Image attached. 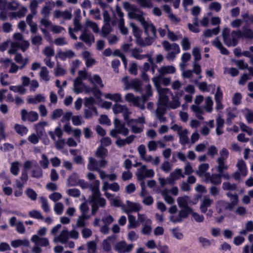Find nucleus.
<instances>
[{
	"label": "nucleus",
	"mask_w": 253,
	"mask_h": 253,
	"mask_svg": "<svg viewBox=\"0 0 253 253\" xmlns=\"http://www.w3.org/2000/svg\"><path fill=\"white\" fill-rule=\"evenodd\" d=\"M33 167V162L27 160L23 165V169L21 174H28V171Z\"/></svg>",
	"instance_id": "f704fd0d"
},
{
	"label": "nucleus",
	"mask_w": 253,
	"mask_h": 253,
	"mask_svg": "<svg viewBox=\"0 0 253 253\" xmlns=\"http://www.w3.org/2000/svg\"><path fill=\"white\" fill-rule=\"evenodd\" d=\"M21 120L25 122L28 120L31 122L37 121L39 119V115L37 112L31 111L28 112L26 109H22L21 111Z\"/></svg>",
	"instance_id": "423d86ee"
},
{
	"label": "nucleus",
	"mask_w": 253,
	"mask_h": 253,
	"mask_svg": "<svg viewBox=\"0 0 253 253\" xmlns=\"http://www.w3.org/2000/svg\"><path fill=\"white\" fill-rule=\"evenodd\" d=\"M201 176L204 182L206 183H211L218 185L221 183V176L225 179L229 178V175H199Z\"/></svg>",
	"instance_id": "7ed1b4c3"
},
{
	"label": "nucleus",
	"mask_w": 253,
	"mask_h": 253,
	"mask_svg": "<svg viewBox=\"0 0 253 253\" xmlns=\"http://www.w3.org/2000/svg\"><path fill=\"white\" fill-rule=\"evenodd\" d=\"M86 226L85 220L82 215H80L76 222V226L78 228H83Z\"/></svg>",
	"instance_id": "680f3d73"
},
{
	"label": "nucleus",
	"mask_w": 253,
	"mask_h": 253,
	"mask_svg": "<svg viewBox=\"0 0 253 253\" xmlns=\"http://www.w3.org/2000/svg\"><path fill=\"white\" fill-rule=\"evenodd\" d=\"M151 221L147 220L146 223L143 224V228L141 230V232L144 235L149 234L151 231Z\"/></svg>",
	"instance_id": "58836bf2"
},
{
	"label": "nucleus",
	"mask_w": 253,
	"mask_h": 253,
	"mask_svg": "<svg viewBox=\"0 0 253 253\" xmlns=\"http://www.w3.org/2000/svg\"><path fill=\"white\" fill-rule=\"evenodd\" d=\"M108 154V150L102 146H99L95 153V157L100 159H105Z\"/></svg>",
	"instance_id": "4be33fe9"
},
{
	"label": "nucleus",
	"mask_w": 253,
	"mask_h": 253,
	"mask_svg": "<svg viewBox=\"0 0 253 253\" xmlns=\"http://www.w3.org/2000/svg\"><path fill=\"white\" fill-rule=\"evenodd\" d=\"M129 224L128 228H136L139 226L138 220H136L135 217L131 214H128Z\"/></svg>",
	"instance_id": "c85d7f7f"
},
{
	"label": "nucleus",
	"mask_w": 253,
	"mask_h": 253,
	"mask_svg": "<svg viewBox=\"0 0 253 253\" xmlns=\"http://www.w3.org/2000/svg\"><path fill=\"white\" fill-rule=\"evenodd\" d=\"M133 248V244L127 245L126 242L120 241L115 245L114 249L119 253H128L131 252Z\"/></svg>",
	"instance_id": "1a4fd4ad"
},
{
	"label": "nucleus",
	"mask_w": 253,
	"mask_h": 253,
	"mask_svg": "<svg viewBox=\"0 0 253 253\" xmlns=\"http://www.w3.org/2000/svg\"><path fill=\"white\" fill-rule=\"evenodd\" d=\"M216 133L217 135H220L223 133V130H222L224 124V120L221 118V116H218L216 119Z\"/></svg>",
	"instance_id": "5701e85b"
},
{
	"label": "nucleus",
	"mask_w": 253,
	"mask_h": 253,
	"mask_svg": "<svg viewBox=\"0 0 253 253\" xmlns=\"http://www.w3.org/2000/svg\"><path fill=\"white\" fill-rule=\"evenodd\" d=\"M222 188L226 190H235L237 188L236 185L231 184L229 182H224L222 184Z\"/></svg>",
	"instance_id": "6e6d98bb"
},
{
	"label": "nucleus",
	"mask_w": 253,
	"mask_h": 253,
	"mask_svg": "<svg viewBox=\"0 0 253 253\" xmlns=\"http://www.w3.org/2000/svg\"><path fill=\"white\" fill-rule=\"evenodd\" d=\"M176 175H170V176L167 179L160 178L159 181L161 186H164L168 184L170 185L173 184L174 180L178 178L176 177Z\"/></svg>",
	"instance_id": "393cba45"
},
{
	"label": "nucleus",
	"mask_w": 253,
	"mask_h": 253,
	"mask_svg": "<svg viewBox=\"0 0 253 253\" xmlns=\"http://www.w3.org/2000/svg\"><path fill=\"white\" fill-rule=\"evenodd\" d=\"M31 241L36 244L42 247H46L49 245V242L47 238H41L36 235L32 236Z\"/></svg>",
	"instance_id": "6ab92c4d"
},
{
	"label": "nucleus",
	"mask_w": 253,
	"mask_h": 253,
	"mask_svg": "<svg viewBox=\"0 0 253 253\" xmlns=\"http://www.w3.org/2000/svg\"><path fill=\"white\" fill-rule=\"evenodd\" d=\"M182 91H181V92H175V95L172 96V101L169 103L168 108L172 109H175L179 107L180 105L179 98L182 95ZM172 95H173V94Z\"/></svg>",
	"instance_id": "f8f14e48"
},
{
	"label": "nucleus",
	"mask_w": 253,
	"mask_h": 253,
	"mask_svg": "<svg viewBox=\"0 0 253 253\" xmlns=\"http://www.w3.org/2000/svg\"><path fill=\"white\" fill-rule=\"evenodd\" d=\"M40 201L42 204V208L43 211L45 212H49L50 209L47 200L45 198L41 197L40 198Z\"/></svg>",
	"instance_id": "37998d69"
},
{
	"label": "nucleus",
	"mask_w": 253,
	"mask_h": 253,
	"mask_svg": "<svg viewBox=\"0 0 253 253\" xmlns=\"http://www.w3.org/2000/svg\"><path fill=\"white\" fill-rule=\"evenodd\" d=\"M192 209H182L178 211L177 215H171L169 217V220L174 223L177 222H181L183 219L186 218L188 217L189 214H191Z\"/></svg>",
	"instance_id": "39448f33"
},
{
	"label": "nucleus",
	"mask_w": 253,
	"mask_h": 253,
	"mask_svg": "<svg viewBox=\"0 0 253 253\" xmlns=\"http://www.w3.org/2000/svg\"><path fill=\"white\" fill-rule=\"evenodd\" d=\"M123 81L126 84V89L132 88L135 89L136 91H142V83L139 79H136L133 80L130 83H129L127 80V77H126L123 79Z\"/></svg>",
	"instance_id": "0eeeda50"
},
{
	"label": "nucleus",
	"mask_w": 253,
	"mask_h": 253,
	"mask_svg": "<svg viewBox=\"0 0 253 253\" xmlns=\"http://www.w3.org/2000/svg\"><path fill=\"white\" fill-rule=\"evenodd\" d=\"M242 95L239 92H236L234 94L232 98V103L235 105H238L241 103Z\"/></svg>",
	"instance_id": "09e8293b"
},
{
	"label": "nucleus",
	"mask_w": 253,
	"mask_h": 253,
	"mask_svg": "<svg viewBox=\"0 0 253 253\" xmlns=\"http://www.w3.org/2000/svg\"><path fill=\"white\" fill-rule=\"evenodd\" d=\"M140 210V207L139 204L133 203L129 201H126L125 208L124 211L128 214L130 212L138 211Z\"/></svg>",
	"instance_id": "9b49d317"
},
{
	"label": "nucleus",
	"mask_w": 253,
	"mask_h": 253,
	"mask_svg": "<svg viewBox=\"0 0 253 253\" xmlns=\"http://www.w3.org/2000/svg\"><path fill=\"white\" fill-rule=\"evenodd\" d=\"M14 129L16 132L21 136L26 135L28 132V129L26 126L18 124L15 125Z\"/></svg>",
	"instance_id": "cd10ccee"
},
{
	"label": "nucleus",
	"mask_w": 253,
	"mask_h": 253,
	"mask_svg": "<svg viewBox=\"0 0 253 253\" xmlns=\"http://www.w3.org/2000/svg\"><path fill=\"white\" fill-rule=\"evenodd\" d=\"M193 55L195 61H199L201 59V55L199 48L196 47L193 49Z\"/></svg>",
	"instance_id": "0e129e2a"
},
{
	"label": "nucleus",
	"mask_w": 253,
	"mask_h": 253,
	"mask_svg": "<svg viewBox=\"0 0 253 253\" xmlns=\"http://www.w3.org/2000/svg\"><path fill=\"white\" fill-rule=\"evenodd\" d=\"M139 13L135 12H129V16L130 18L137 19L143 26L144 33H147L148 28H151L152 32H155V26L152 22L148 23L146 21L142 11L140 10Z\"/></svg>",
	"instance_id": "f03ea898"
},
{
	"label": "nucleus",
	"mask_w": 253,
	"mask_h": 253,
	"mask_svg": "<svg viewBox=\"0 0 253 253\" xmlns=\"http://www.w3.org/2000/svg\"><path fill=\"white\" fill-rule=\"evenodd\" d=\"M87 253H95L97 249L96 243L93 241H89L87 243Z\"/></svg>",
	"instance_id": "ea45409f"
},
{
	"label": "nucleus",
	"mask_w": 253,
	"mask_h": 253,
	"mask_svg": "<svg viewBox=\"0 0 253 253\" xmlns=\"http://www.w3.org/2000/svg\"><path fill=\"white\" fill-rule=\"evenodd\" d=\"M141 52H142V50H140L139 48H134L131 50V56L138 60H141L144 57L148 56L147 54H139V53Z\"/></svg>",
	"instance_id": "72a5a7b5"
},
{
	"label": "nucleus",
	"mask_w": 253,
	"mask_h": 253,
	"mask_svg": "<svg viewBox=\"0 0 253 253\" xmlns=\"http://www.w3.org/2000/svg\"><path fill=\"white\" fill-rule=\"evenodd\" d=\"M187 130L184 129L179 133V141L181 145H185L189 143V138L187 135Z\"/></svg>",
	"instance_id": "2f4dec72"
},
{
	"label": "nucleus",
	"mask_w": 253,
	"mask_h": 253,
	"mask_svg": "<svg viewBox=\"0 0 253 253\" xmlns=\"http://www.w3.org/2000/svg\"><path fill=\"white\" fill-rule=\"evenodd\" d=\"M169 98L168 96H159L158 106L168 108Z\"/></svg>",
	"instance_id": "79ce46f5"
},
{
	"label": "nucleus",
	"mask_w": 253,
	"mask_h": 253,
	"mask_svg": "<svg viewBox=\"0 0 253 253\" xmlns=\"http://www.w3.org/2000/svg\"><path fill=\"white\" fill-rule=\"evenodd\" d=\"M188 197L187 196L185 197H179L177 198V203L178 206L182 209H187L188 210H190L191 209L188 206V201L187 199Z\"/></svg>",
	"instance_id": "a878e982"
},
{
	"label": "nucleus",
	"mask_w": 253,
	"mask_h": 253,
	"mask_svg": "<svg viewBox=\"0 0 253 253\" xmlns=\"http://www.w3.org/2000/svg\"><path fill=\"white\" fill-rule=\"evenodd\" d=\"M166 108L167 107L161 106H158V108L156 110V114L158 119H161L163 116H164V114L166 113Z\"/></svg>",
	"instance_id": "864d4df0"
},
{
	"label": "nucleus",
	"mask_w": 253,
	"mask_h": 253,
	"mask_svg": "<svg viewBox=\"0 0 253 253\" xmlns=\"http://www.w3.org/2000/svg\"><path fill=\"white\" fill-rule=\"evenodd\" d=\"M95 103V100L92 97H89L88 98H85L84 105L85 107L89 108V107H92L93 104Z\"/></svg>",
	"instance_id": "e2e57ef3"
},
{
	"label": "nucleus",
	"mask_w": 253,
	"mask_h": 253,
	"mask_svg": "<svg viewBox=\"0 0 253 253\" xmlns=\"http://www.w3.org/2000/svg\"><path fill=\"white\" fill-rule=\"evenodd\" d=\"M137 2L142 7L151 8L153 4L150 0H136Z\"/></svg>",
	"instance_id": "a18cd8bd"
},
{
	"label": "nucleus",
	"mask_w": 253,
	"mask_h": 253,
	"mask_svg": "<svg viewBox=\"0 0 253 253\" xmlns=\"http://www.w3.org/2000/svg\"><path fill=\"white\" fill-rule=\"evenodd\" d=\"M115 128L118 130L119 133H121L124 136H126L129 133L128 129L126 127V124L122 123L121 121L115 118L114 121Z\"/></svg>",
	"instance_id": "9d476101"
},
{
	"label": "nucleus",
	"mask_w": 253,
	"mask_h": 253,
	"mask_svg": "<svg viewBox=\"0 0 253 253\" xmlns=\"http://www.w3.org/2000/svg\"><path fill=\"white\" fill-rule=\"evenodd\" d=\"M92 195L89 196V201L98 202L99 206L104 207L106 205V200L103 198L100 197V193L99 189L92 188Z\"/></svg>",
	"instance_id": "6e6552de"
},
{
	"label": "nucleus",
	"mask_w": 253,
	"mask_h": 253,
	"mask_svg": "<svg viewBox=\"0 0 253 253\" xmlns=\"http://www.w3.org/2000/svg\"><path fill=\"white\" fill-rule=\"evenodd\" d=\"M26 12V8H25V7H22L16 12V14H15V13H12V16L13 17L17 16L19 18H22L25 16Z\"/></svg>",
	"instance_id": "13d9d810"
},
{
	"label": "nucleus",
	"mask_w": 253,
	"mask_h": 253,
	"mask_svg": "<svg viewBox=\"0 0 253 253\" xmlns=\"http://www.w3.org/2000/svg\"><path fill=\"white\" fill-rule=\"evenodd\" d=\"M112 27L110 23H105L101 29V36L106 38L112 32Z\"/></svg>",
	"instance_id": "473e14b6"
},
{
	"label": "nucleus",
	"mask_w": 253,
	"mask_h": 253,
	"mask_svg": "<svg viewBox=\"0 0 253 253\" xmlns=\"http://www.w3.org/2000/svg\"><path fill=\"white\" fill-rule=\"evenodd\" d=\"M225 160H223L222 158H218L217 160L218 166L217 167V171L218 174H224V171L228 169V166L225 163Z\"/></svg>",
	"instance_id": "412c9836"
},
{
	"label": "nucleus",
	"mask_w": 253,
	"mask_h": 253,
	"mask_svg": "<svg viewBox=\"0 0 253 253\" xmlns=\"http://www.w3.org/2000/svg\"><path fill=\"white\" fill-rule=\"evenodd\" d=\"M29 215L30 217L37 218L38 219H43V217L39 211L36 210H33L29 212Z\"/></svg>",
	"instance_id": "8fccbe9b"
},
{
	"label": "nucleus",
	"mask_w": 253,
	"mask_h": 253,
	"mask_svg": "<svg viewBox=\"0 0 253 253\" xmlns=\"http://www.w3.org/2000/svg\"><path fill=\"white\" fill-rule=\"evenodd\" d=\"M159 96H168L167 94L170 92L171 94L172 95V93L170 91L169 88L161 87L157 89Z\"/></svg>",
	"instance_id": "bf43d9fd"
},
{
	"label": "nucleus",
	"mask_w": 253,
	"mask_h": 253,
	"mask_svg": "<svg viewBox=\"0 0 253 253\" xmlns=\"http://www.w3.org/2000/svg\"><path fill=\"white\" fill-rule=\"evenodd\" d=\"M124 6L126 9H130L131 11V12L136 13V12H139L140 11V10L138 8H137L135 6L130 4L128 2H125L124 4Z\"/></svg>",
	"instance_id": "4d7b16f0"
},
{
	"label": "nucleus",
	"mask_w": 253,
	"mask_h": 253,
	"mask_svg": "<svg viewBox=\"0 0 253 253\" xmlns=\"http://www.w3.org/2000/svg\"><path fill=\"white\" fill-rule=\"evenodd\" d=\"M104 97L106 99H110V100L114 101L116 102H122L121 95V94H120L119 93H116L114 94L107 93L105 94Z\"/></svg>",
	"instance_id": "b1692460"
},
{
	"label": "nucleus",
	"mask_w": 253,
	"mask_h": 253,
	"mask_svg": "<svg viewBox=\"0 0 253 253\" xmlns=\"http://www.w3.org/2000/svg\"><path fill=\"white\" fill-rule=\"evenodd\" d=\"M200 12L201 8L200 7L198 6H195L193 7L191 10L192 14L195 16L194 20L195 21L194 23V25H195L196 26H198V23L197 22V16L200 14Z\"/></svg>",
	"instance_id": "4c0bfd02"
},
{
	"label": "nucleus",
	"mask_w": 253,
	"mask_h": 253,
	"mask_svg": "<svg viewBox=\"0 0 253 253\" xmlns=\"http://www.w3.org/2000/svg\"><path fill=\"white\" fill-rule=\"evenodd\" d=\"M69 237V232L67 229H63L58 236L54 238L53 239L54 242H56L58 241L61 244L66 243Z\"/></svg>",
	"instance_id": "dca6fc26"
},
{
	"label": "nucleus",
	"mask_w": 253,
	"mask_h": 253,
	"mask_svg": "<svg viewBox=\"0 0 253 253\" xmlns=\"http://www.w3.org/2000/svg\"><path fill=\"white\" fill-rule=\"evenodd\" d=\"M226 195L230 198L229 206L232 211L236 206L239 203V197L237 194H232L230 192L226 193Z\"/></svg>",
	"instance_id": "f3484780"
},
{
	"label": "nucleus",
	"mask_w": 253,
	"mask_h": 253,
	"mask_svg": "<svg viewBox=\"0 0 253 253\" xmlns=\"http://www.w3.org/2000/svg\"><path fill=\"white\" fill-rule=\"evenodd\" d=\"M209 168V164L207 163L200 165L199 167V171H197L196 174H210L209 172H206Z\"/></svg>",
	"instance_id": "49530a36"
},
{
	"label": "nucleus",
	"mask_w": 253,
	"mask_h": 253,
	"mask_svg": "<svg viewBox=\"0 0 253 253\" xmlns=\"http://www.w3.org/2000/svg\"><path fill=\"white\" fill-rule=\"evenodd\" d=\"M21 164L18 161H15L11 164L10 170L11 174H18L20 171L19 167Z\"/></svg>",
	"instance_id": "c9c22d12"
},
{
	"label": "nucleus",
	"mask_w": 253,
	"mask_h": 253,
	"mask_svg": "<svg viewBox=\"0 0 253 253\" xmlns=\"http://www.w3.org/2000/svg\"><path fill=\"white\" fill-rule=\"evenodd\" d=\"M80 15L79 16H76L74 19V21H73V23H74V31L75 32H77V31H78L81 30L82 27V25L81 24V23L80 22Z\"/></svg>",
	"instance_id": "de8ad7c7"
},
{
	"label": "nucleus",
	"mask_w": 253,
	"mask_h": 253,
	"mask_svg": "<svg viewBox=\"0 0 253 253\" xmlns=\"http://www.w3.org/2000/svg\"><path fill=\"white\" fill-rule=\"evenodd\" d=\"M11 246L14 248H18L20 246L24 247H28L29 246V242L28 240H20L17 239L12 241L11 243Z\"/></svg>",
	"instance_id": "bb28decb"
},
{
	"label": "nucleus",
	"mask_w": 253,
	"mask_h": 253,
	"mask_svg": "<svg viewBox=\"0 0 253 253\" xmlns=\"http://www.w3.org/2000/svg\"><path fill=\"white\" fill-rule=\"evenodd\" d=\"M68 194L72 197H79L80 196V191L77 189H70L67 190Z\"/></svg>",
	"instance_id": "338daca9"
},
{
	"label": "nucleus",
	"mask_w": 253,
	"mask_h": 253,
	"mask_svg": "<svg viewBox=\"0 0 253 253\" xmlns=\"http://www.w3.org/2000/svg\"><path fill=\"white\" fill-rule=\"evenodd\" d=\"M213 201L208 196H205L202 200L200 209L201 211L205 213L207 211V208L210 207L213 203Z\"/></svg>",
	"instance_id": "4468645a"
},
{
	"label": "nucleus",
	"mask_w": 253,
	"mask_h": 253,
	"mask_svg": "<svg viewBox=\"0 0 253 253\" xmlns=\"http://www.w3.org/2000/svg\"><path fill=\"white\" fill-rule=\"evenodd\" d=\"M223 93L222 91L220 89V87H218L217 88L216 92L215 94V100L216 103V105L218 106V104H219L222 106V104L221 102V100L222 98Z\"/></svg>",
	"instance_id": "c03bdc74"
},
{
	"label": "nucleus",
	"mask_w": 253,
	"mask_h": 253,
	"mask_svg": "<svg viewBox=\"0 0 253 253\" xmlns=\"http://www.w3.org/2000/svg\"><path fill=\"white\" fill-rule=\"evenodd\" d=\"M233 34L236 35V38L238 41L240 39L245 38L249 40L253 39V31L247 26L242 27V31L238 30L233 31Z\"/></svg>",
	"instance_id": "20e7f679"
},
{
	"label": "nucleus",
	"mask_w": 253,
	"mask_h": 253,
	"mask_svg": "<svg viewBox=\"0 0 253 253\" xmlns=\"http://www.w3.org/2000/svg\"><path fill=\"white\" fill-rule=\"evenodd\" d=\"M64 209V206L62 203L58 202L55 203L54 207L55 212L58 215L62 214Z\"/></svg>",
	"instance_id": "603ef678"
},
{
	"label": "nucleus",
	"mask_w": 253,
	"mask_h": 253,
	"mask_svg": "<svg viewBox=\"0 0 253 253\" xmlns=\"http://www.w3.org/2000/svg\"><path fill=\"white\" fill-rule=\"evenodd\" d=\"M212 45L217 48L220 53L223 55H228L229 53L228 50L224 47L220 41L218 37H216L215 40L211 42Z\"/></svg>",
	"instance_id": "a211bd4d"
},
{
	"label": "nucleus",
	"mask_w": 253,
	"mask_h": 253,
	"mask_svg": "<svg viewBox=\"0 0 253 253\" xmlns=\"http://www.w3.org/2000/svg\"><path fill=\"white\" fill-rule=\"evenodd\" d=\"M211 10H214L216 12H218L221 10V4L218 2H212L209 6Z\"/></svg>",
	"instance_id": "69168bd1"
},
{
	"label": "nucleus",
	"mask_w": 253,
	"mask_h": 253,
	"mask_svg": "<svg viewBox=\"0 0 253 253\" xmlns=\"http://www.w3.org/2000/svg\"><path fill=\"white\" fill-rule=\"evenodd\" d=\"M16 231L21 234H23L25 232V229L22 222L18 221L16 224Z\"/></svg>",
	"instance_id": "774afa93"
},
{
	"label": "nucleus",
	"mask_w": 253,
	"mask_h": 253,
	"mask_svg": "<svg viewBox=\"0 0 253 253\" xmlns=\"http://www.w3.org/2000/svg\"><path fill=\"white\" fill-rule=\"evenodd\" d=\"M231 39L230 38V30L228 27L224 28L222 32V37L224 43L228 47L236 46L239 43V41L236 38V35L233 34V31L231 34Z\"/></svg>",
	"instance_id": "f257e3e1"
},
{
	"label": "nucleus",
	"mask_w": 253,
	"mask_h": 253,
	"mask_svg": "<svg viewBox=\"0 0 253 253\" xmlns=\"http://www.w3.org/2000/svg\"><path fill=\"white\" fill-rule=\"evenodd\" d=\"M79 38L86 44L89 45L92 42H94V37L93 35L91 33H87L86 30L83 31Z\"/></svg>",
	"instance_id": "ddd939ff"
},
{
	"label": "nucleus",
	"mask_w": 253,
	"mask_h": 253,
	"mask_svg": "<svg viewBox=\"0 0 253 253\" xmlns=\"http://www.w3.org/2000/svg\"><path fill=\"white\" fill-rule=\"evenodd\" d=\"M181 44L182 49L184 51L188 50L190 49L191 43L189 39L187 37H184L181 41Z\"/></svg>",
	"instance_id": "a19ab883"
},
{
	"label": "nucleus",
	"mask_w": 253,
	"mask_h": 253,
	"mask_svg": "<svg viewBox=\"0 0 253 253\" xmlns=\"http://www.w3.org/2000/svg\"><path fill=\"white\" fill-rule=\"evenodd\" d=\"M87 168L91 171L96 170L99 172V174H106V172L103 170H100L98 167V162L93 158H89V162L87 165Z\"/></svg>",
	"instance_id": "2eb2a0df"
},
{
	"label": "nucleus",
	"mask_w": 253,
	"mask_h": 253,
	"mask_svg": "<svg viewBox=\"0 0 253 253\" xmlns=\"http://www.w3.org/2000/svg\"><path fill=\"white\" fill-rule=\"evenodd\" d=\"M125 100L128 102L132 103L135 106H139L138 97H135L132 93H128L125 96Z\"/></svg>",
	"instance_id": "c756f323"
},
{
	"label": "nucleus",
	"mask_w": 253,
	"mask_h": 253,
	"mask_svg": "<svg viewBox=\"0 0 253 253\" xmlns=\"http://www.w3.org/2000/svg\"><path fill=\"white\" fill-rule=\"evenodd\" d=\"M99 120L100 123L102 125H107L108 126L111 125L110 120L106 115H101Z\"/></svg>",
	"instance_id": "5fc2aeb1"
},
{
	"label": "nucleus",
	"mask_w": 253,
	"mask_h": 253,
	"mask_svg": "<svg viewBox=\"0 0 253 253\" xmlns=\"http://www.w3.org/2000/svg\"><path fill=\"white\" fill-rule=\"evenodd\" d=\"M43 53L47 57L51 58L54 54V49L50 46H47L44 48Z\"/></svg>",
	"instance_id": "052dcab7"
},
{
	"label": "nucleus",
	"mask_w": 253,
	"mask_h": 253,
	"mask_svg": "<svg viewBox=\"0 0 253 253\" xmlns=\"http://www.w3.org/2000/svg\"><path fill=\"white\" fill-rule=\"evenodd\" d=\"M156 33L157 30L155 27L154 33L152 32V30L151 29V34L152 35V37H150L149 35L147 36V37L145 38L144 42L145 44H146V46L150 45L153 43V42H154L155 40L157 38Z\"/></svg>",
	"instance_id": "7c9ffc66"
},
{
	"label": "nucleus",
	"mask_w": 253,
	"mask_h": 253,
	"mask_svg": "<svg viewBox=\"0 0 253 253\" xmlns=\"http://www.w3.org/2000/svg\"><path fill=\"white\" fill-rule=\"evenodd\" d=\"M237 167L238 168L239 171H235L232 174H247L248 169L244 161L243 160H239L237 164Z\"/></svg>",
	"instance_id": "aec40b11"
},
{
	"label": "nucleus",
	"mask_w": 253,
	"mask_h": 253,
	"mask_svg": "<svg viewBox=\"0 0 253 253\" xmlns=\"http://www.w3.org/2000/svg\"><path fill=\"white\" fill-rule=\"evenodd\" d=\"M90 91L91 93H93L94 96L96 98H100L102 95L101 91L99 89V88L96 86L94 85L90 89Z\"/></svg>",
	"instance_id": "3c124183"
},
{
	"label": "nucleus",
	"mask_w": 253,
	"mask_h": 253,
	"mask_svg": "<svg viewBox=\"0 0 253 253\" xmlns=\"http://www.w3.org/2000/svg\"><path fill=\"white\" fill-rule=\"evenodd\" d=\"M216 206L217 207H219L220 208V211L222 210H224L231 211L228 202H227L224 200L218 201L216 202Z\"/></svg>",
	"instance_id": "e433bc0d"
}]
</instances>
